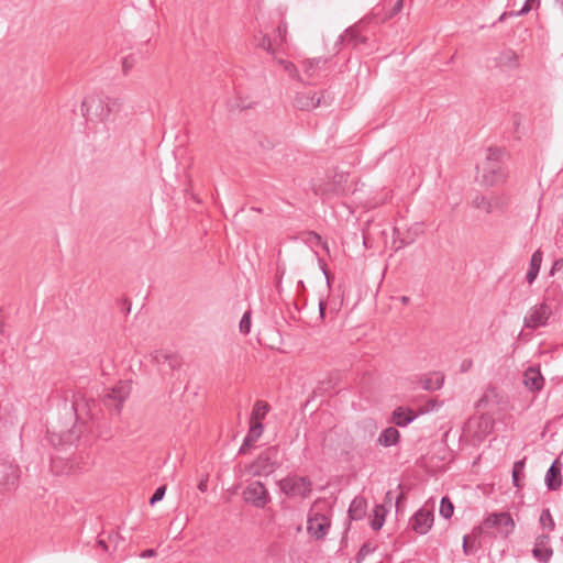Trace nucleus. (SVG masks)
I'll return each mask as SVG.
<instances>
[{
  "label": "nucleus",
  "mask_w": 563,
  "mask_h": 563,
  "mask_svg": "<svg viewBox=\"0 0 563 563\" xmlns=\"http://www.w3.org/2000/svg\"><path fill=\"white\" fill-rule=\"evenodd\" d=\"M556 2L559 3L561 10L563 11V0H556Z\"/></svg>",
  "instance_id": "774afa93"
},
{
  "label": "nucleus",
  "mask_w": 563,
  "mask_h": 563,
  "mask_svg": "<svg viewBox=\"0 0 563 563\" xmlns=\"http://www.w3.org/2000/svg\"><path fill=\"white\" fill-rule=\"evenodd\" d=\"M399 431L394 427H388L382 431L377 441L380 445L388 448L391 445H396L399 442Z\"/></svg>",
  "instance_id": "5701e85b"
},
{
  "label": "nucleus",
  "mask_w": 563,
  "mask_h": 563,
  "mask_svg": "<svg viewBox=\"0 0 563 563\" xmlns=\"http://www.w3.org/2000/svg\"><path fill=\"white\" fill-rule=\"evenodd\" d=\"M333 388L332 378L329 377L327 379L320 380L317 388L313 390L314 394L323 395L329 389Z\"/></svg>",
  "instance_id": "ea45409f"
},
{
  "label": "nucleus",
  "mask_w": 563,
  "mask_h": 563,
  "mask_svg": "<svg viewBox=\"0 0 563 563\" xmlns=\"http://www.w3.org/2000/svg\"><path fill=\"white\" fill-rule=\"evenodd\" d=\"M551 314V307L545 302H541L540 305H537L533 308H531L529 314L525 317V328L538 329L540 327H543L547 324Z\"/></svg>",
  "instance_id": "6e6552de"
},
{
  "label": "nucleus",
  "mask_w": 563,
  "mask_h": 563,
  "mask_svg": "<svg viewBox=\"0 0 563 563\" xmlns=\"http://www.w3.org/2000/svg\"><path fill=\"white\" fill-rule=\"evenodd\" d=\"M499 520L500 514H493L485 519L484 523L487 528H495L499 526Z\"/></svg>",
  "instance_id": "09e8293b"
},
{
  "label": "nucleus",
  "mask_w": 563,
  "mask_h": 563,
  "mask_svg": "<svg viewBox=\"0 0 563 563\" xmlns=\"http://www.w3.org/2000/svg\"><path fill=\"white\" fill-rule=\"evenodd\" d=\"M323 98V93L298 92L294 99V107L300 111H311L325 103Z\"/></svg>",
  "instance_id": "f8f14e48"
},
{
  "label": "nucleus",
  "mask_w": 563,
  "mask_h": 563,
  "mask_svg": "<svg viewBox=\"0 0 563 563\" xmlns=\"http://www.w3.org/2000/svg\"><path fill=\"white\" fill-rule=\"evenodd\" d=\"M472 365H473V361L470 358H466L461 364V371L467 372L472 367Z\"/></svg>",
  "instance_id": "5fc2aeb1"
},
{
  "label": "nucleus",
  "mask_w": 563,
  "mask_h": 563,
  "mask_svg": "<svg viewBox=\"0 0 563 563\" xmlns=\"http://www.w3.org/2000/svg\"><path fill=\"white\" fill-rule=\"evenodd\" d=\"M561 468L562 465L559 459L550 465L544 478L549 490H556L562 486Z\"/></svg>",
  "instance_id": "2eb2a0df"
},
{
  "label": "nucleus",
  "mask_w": 563,
  "mask_h": 563,
  "mask_svg": "<svg viewBox=\"0 0 563 563\" xmlns=\"http://www.w3.org/2000/svg\"><path fill=\"white\" fill-rule=\"evenodd\" d=\"M525 465H526V457L514 463L511 477H512V484L517 488L522 487L521 481L525 477Z\"/></svg>",
  "instance_id": "c85d7f7f"
},
{
  "label": "nucleus",
  "mask_w": 563,
  "mask_h": 563,
  "mask_svg": "<svg viewBox=\"0 0 563 563\" xmlns=\"http://www.w3.org/2000/svg\"><path fill=\"white\" fill-rule=\"evenodd\" d=\"M512 15H516V12H504L500 14L497 22H504L507 19V16H512Z\"/></svg>",
  "instance_id": "bf43d9fd"
},
{
  "label": "nucleus",
  "mask_w": 563,
  "mask_h": 563,
  "mask_svg": "<svg viewBox=\"0 0 563 563\" xmlns=\"http://www.w3.org/2000/svg\"><path fill=\"white\" fill-rule=\"evenodd\" d=\"M166 493V485L158 486L153 495L150 498V505L154 506L156 503L161 501Z\"/></svg>",
  "instance_id": "a19ab883"
},
{
  "label": "nucleus",
  "mask_w": 563,
  "mask_h": 563,
  "mask_svg": "<svg viewBox=\"0 0 563 563\" xmlns=\"http://www.w3.org/2000/svg\"><path fill=\"white\" fill-rule=\"evenodd\" d=\"M454 512V505L448 496H443L440 503V515L444 519H450Z\"/></svg>",
  "instance_id": "473e14b6"
},
{
  "label": "nucleus",
  "mask_w": 563,
  "mask_h": 563,
  "mask_svg": "<svg viewBox=\"0 0 563 563\" xmlns=\"http://www.w3.org/2000/svg\"><path fill=\"white\" fill-rule=\"evenodd\" d=\"M320 63H325V60H323L322 58H316L312 60L305 62V73L311 76L313 69L318 67Z\"/></svg>",
  "instance_id": "49530a36"
},
{
  "label": "nucleus",
  "mask_w": 563,
  "mask_h": 563,
  "mask_svg": "<svg viewBox=\"0 0 563 563\" xmlns=\"http://www.w3.org/2000/svg\"><path fill=\"white\" fill-rule=\"evenodd\" d=\"M562 268H563V258H559V260L554 261L552 268L550 271V274L554 275V273L556 271H561Z\"/></svg>",
  "instance_id": "864d4df0"
},
{
  "label": "nucleus",
  "mask_w": 563,
  "mask_h": 563,
  "mask_svg": "<svg viewBox=\"0 0 563 563\" xmlns=\"http://www.w3.org/2000/svg\"><path fill=\"white\" fill-rule=\"evenodd\" d=\"M280 64L284 65L285 70L294 78H299L298 69L294 63L288 60H280Z\"/></svg>",
  "instance_id": "de8ad7c7"
},
{
  "label": "nucleus",
  "mask_w": 563,
  "mask_h": 563,
  "mask_svg": "<svg viewBox=\"0 0 563 563\" xmlns=\"http://www.w3.org/2000/svg\"><path fill=\"white\" fill-rule=\"evenodd\" d=\"M417 418V413L408 408L399 406L391 413V422L400 428L407 427Z\"/></svg>",
  "instance_id": "dca6fc26"
},
{
  "label": "nucleus",
  "mask_w": 563,
  "mask_h": 563,
  "mask_svg": "<svg viewBox=\"0 0 563 563\" xmlns=\"http://www.w3.org/2000/svg\"><path fill=\"white\" fill-rule=\"evenodd\" d=\"M365 556L366 555L362 554V552L358 550L356 558H355L356 563H361L365 559Z\"/></svg>",
  "instance_id": "680f3d73"
},
{
  "label": "nucleus",
  "mask_w": 563,
  "mask_h": 563,
  "mask_svg": "<svg viewBox=\"0 0 563 563\" xmlns=\"http://www.w3.org/2000/svg\"><path fill=\"white\" fill-rule=\"evenodd\" d=\"M563 300V292L561 286L558 284H551L544 291L543 302H555L560 303Z\"/></svg>",
  "instance_id": "bb28decb"
},
{
  "label": "nucleus",
  "mask_w": 563,
  "mask_h": 563,
  "mask_svg": "<svg viewBox=\"0 0 563 563\" xmlns=\"http://www.w3.org/2000/svg\"><path fill=\"white\" fill-rule=\"evenodd\" d=\"M273 448L262 452L251 464L250 468L254 476H267L277 467V462L273 452Z\"/></svg>",
  "instance_id": "0eeeda50"
},
{
  "label": "nucleus",
  "mask_w": 563,
  "mask_h": 563,
  "mask_svg": "<svg viewBox=\"0 0 563 563\" xmlns=\"http://www.w3.org/2000/svg\"><path fill=\"white\" fill-rule=\"evenodd\" d=\"M367 509L366 499L362 496H356L349 507V518L351 520H361L365 517Z\"/></svg>",
  "instance_id": "aec40b11"
},
{
  "label": "nucleus",
  "mask_w": 563,
  "mask_h": 563,
  "mask_svg": "<svg viewBox=\"0 0 563 563\" xmlns=\"http://www.w3.org/2000/svg\"><path fill=\"white\" fill-rule=\"evenodd\" d=\"M263 430H264V426L261 421L250 420V430H249L247 434H250L256 441L262 435Z\"/></svg>",
  "instance_id": "4c0bfd02"
},
{
  "label": "nucleus",
  "mask_w": 563,
  "mask_h": 563,
  "mask_svg": "<svg viewBox=\"0 0 563 563\" xmlns=\"http://www.w3.org/2000/svg\"><path fill=\"white\" fill-rule=\"evenodd\" d=\"M385 514L386 510L383 505H376L374 508V515L371 520V528L374 531H378L382 529L384 522H385Z\"/></svg>",
  "instance_id": "7c9ffc66"
},
{
  "label": "nucleus",
  "mask_w": 563,
  "mask_h": 563,
  "mask_svg": "<svg viewBox=\"0 0 563 563\" xmlns=\"http://www.w3.org/2000/svg\"><path fill=\"white\" fill-rule=\"evenodd\" d=\"M245 503L256 508H264L269 501L271 496L262 482L255 481L250 483L243 490Z\"/></svg>",
  "instance_id": "423d86ee"
},
{
  "label": "nucleus",
  "mask_w": 563,
  "mask_h": 563,
  "mask_svg": "<svg viewBox=\"0 0 563 563\" xmlns=\"http://www.w3.org/2000/svg\"><path fill=\"white\" fill-rule=\"evenodd\" d=\"M347 178L349 175L345 173H335L327 183L313 185L312 190L321 197L345 195L349 190Z\"/></svg>",
  "instance_id": "39448f33"
},
{
  "label": "nucleus",
  "mask_w": 563,
  "mask_h": 563,
  "mask_svg": "<svg viewBox=\"0 0 563 563\" xmlns=\"http://www.w3.org/2000/svg\"><path fill=\"white\" fill-rule=\"evenodd\" d=\"M20 478V468L13 462L0 459V489L14 487Z\"/></svg>",
  "instance_id": "1a4fd4ad"
},
{
  "label": "nucleus",
  "mask_w": 563,
  "mask_h": 563,
  "mask_svg": "<svg viewBox=\"0 0 563 563\" xmlns=\"http://www.w3.org/2000/svg\"><path fill=\"white\" fill-rule=\"evenodd\" d=\"M386 499H388L389 501H391V492H388V493L386 494Z\"/></svg>",
  "instance_id": "69168bd1"
},
{
  "label": "nucleus",
  "mask_w": 563,
  "mask_h": 563,
  "mask_svg": "<svg viewBox=\"0 0 563 563\" xmlns=\"http://www.w3.org/2000/svg\"><path fill=\"white\" fill-rule=\"evenodd\" d=\"M523 383L531 391H539L543 388L544 378L539 368L529 367L523 374Z\"/></svg>",
  "instance_id": "f3484780"
},
{
  "label": "nucleus",
  "mask_w": 563,
  "mask_h": 563,
  "mask_svg": "<svg viewBox=\"0 0 563 563\" xmlns=\"http://www.w3.org/2000/svg\"><path fill=\"white\" fill-rule=\"evenodd\" d=\"M463 552L465 555H470L473 553V548L468 542V536H464L463 538Z\"/></svg>",
  "instance_id": "603ef678"
},
{
  "label": "nucleus",
  "mask_w": 563,
  "mask_h": 563,
  "mask_svg": "<svg viewBox=\"0 0 563 563\" xmlns=\"http://www.w3.org/2000/svg\"><path fill=\"white\" fill-rule=\"evenodd\" d=\"M155 555H156V551L154 549H147V550L143 551L141 554L142 558H152Z\"/></svg>",
  "instance_id": "13d9d810"
},
{
  "label": "nucleus",
  "mask_w": 563,
  "mask_h": 563,
  "mask_svg": "<svg viewBox=\"0 0 563 563\" xmlns=\"http://www.w3.org/2000/svg\"><path fill=\"white\" fill-rule=\"evenodd\" d=\"M550 541V536L543 533L537 537L534 548L532 549V555L536 560L541 563H548L553 555V550L547 544Z\"/></svg>",
  "instance_id": "ddd939ff"
},
{
  "label": "nucleus",
  "mask_w": 563,
  "mask_h": 563,
  "mask_svg": "<svg viewBox=\"0 0 563 563\" xmlns=\"http://www.w3.org/2000/svg\"><path fill=\"white\" fill-rule=\"evenodd\" d=\"M496 66L500 68L515 69L519 66V56L511 48L504 49L496 58Z\"/></svg>",
  "instance_id": "a211bd4d"
},
{
  "label": "nucleus",
  "mask_w": 563,
  "mask_h": 563,
  "mask_svg": "<svg viewBox=\"0 0 563 563\" xmlns=\"http://www.w3.org/2000/svg\"><path fill=\"white\" fill-rule=\"evenodd\" d=\"M134 64H135V58L132 54L123 57V59H122L123 74L128 75L129 71L134 67Z\"/></svg>",
  "instance_id": "37998d69"
},
{
  "label": "nucleus",
  "mask_w": 563,
  "mask_h": 563,
  "mask_svg": "<svg viewBox=\"0 0 563 563\" xmlns=\"http://www.w3.org/2000/svg\"><path fill=\"white\" fill-rule=\"evenodd\" d=\"M3 325H4V323H3V321L0 319V333H2V332H3Z\"/></svg>",
  "instance_id": "338daca9"
},
{
  "label": "nucleus",
  "mask_w": 563,
  "mask_h": 563,
  "mask_svg": "<svg viewBox=\"0 0 563 563\" xmlns=\"http://www.w3.org/2000/svg\"><path fill=\"white\" fill-rule=\"evenodd\" d=\"M280 490L288 497L307 498L312 490L308 476L288 475L278 483Z\"/></svg>",
  "instance_id": "20e7f679"
},
{
  "label": "nucleus",
  "mask_w": 563,
  "mask_h": 563,
  "mask_svg": "<svg viewBox=\"0 0 563 563\" xmlns=\"http://www.w3.org/2000/svg\"><path fill=\"white\" fill-rule=\"evenodd\" d=\"M198 489L200 492H206L208 489V478H202L199 483H198Z\"/></svg>",
  "instance_id": "4d7b16f0"
},
{
  "label": "nucleus",
  "mask_w": 563,
  "mask_h": 563,
  "mask_svg": "<svg viewBox=\"0 0 563 563\" xmlns=\"http://www.w3.org/2000/svg\"><path fill=\"white\" fill-rule=\"evenodd\" d=\"M330 525V519L325 515L316 512L309 516L307 530L312 538L321 540L327 536Z\"/></svg>",
  "instance_id": "9d476101"
},
{
  "label": "nucleus",
  "mask_w": 563,
  "mask_h": 563,
  "mask_svg": "<svg viewBox=\"0 0 563 563\" xmlns=\"http://www.w3.org/2000/svg\"><path fill=\"white\" fill-rule=\"evenodd\" d=\"M485 428H486V429H488V428H489V430H490V429L493 428V422H489V421H487V420L485 419Z\"/></svg>",
  "instance_id": "0e129e2a"
},
{
  "label": "nucleus",
  "mask_w": 563,
  "mask_h": 563,
  "mask_svg": "<svg viewBox=\"0 0 563 563\" xmlns=\"http://www.w3.org/2000/svg\"><path fill=\"white\" fill-rule=\"evenodd\" d=\"M254 45L256 47L265 49L271 54H274L277 49L274 41L267 34H264L262 31L254 35Z\"/></svg>",
  "instance_id": "a878e982"
},
{
  "label": "nucleus",
  "mask_w": 563,
  "mask_h": 563,
  "mask_svg": "<svg viewBox=\"0 0 563 563\" xmlns=\"http://www.w3.org/2000/svg\"><path fill=\"white\" fill-rule=\"evenodd\" d=\"M543 254L540 250H537L530 260L529 269L526 275V279L529 284H532L540 272Z\"/></svg>",
  "instance_id": "412c9836"
},
{
  "label": "nucleus",
  "mask_w": 563,
  "mask_h": 563,
  "mask_svg": "<svg viewBox=\"0 0 563 563\" xmlns=\"http://www.w3.org/2000/svg\"><path fill=\"white\" fill-rule=\"evenodd\" d=\"M504 150L499 147H489L487 150L486 161L482 165L483 184L486 186H495L501 184L507 178V172L500 164Z\"/></svg>",
  "instance_id": "f03ea898"
},
{
  "label": "nucleus",
  "mask_w": 563,
  "mask_h": 563,
  "mask_svg": "<svg viewBox=\"0 0 563 563\" xmlns=\"http://www.w3.org/2000/svg\"><path fill=\"white\" fill-rule=\"evenodd\" d=\"M122 107L123 100L121 98L92 93L82 100L80 110L86 120L107 122L111 120V115L118 113Z\"/></svg>",
  "instance_id": "f257e3e1"
},
{
  "label": "nucleus",
  "mask_w": 563,
  "mask_h": 563,
  "mask_svg": "<svg viewBox=\"0 0 563 563\" xmlns=\"http://www.w3.org/2000/svg\"><path fill=\"white\" fill-rule=\"evenodd\" d=\"M539 4L540 0H526L522 8L518 12H516V15H525L532 10L533 5Z\"/></svg>",
  "instance_id": "c03bdc74"
},
{
  "label": "nucleus",
  "mask_w": 563,
  "mask_h": 563,
  "mask_svg": "<svg viewBox=\"0 0 563 563\" xmlns=\"http://www.w3.org/2000/svg\"><path fill=\"white\" fill-rule=\"evenodd\" d=\"M361 24L362 22L346 29L344 34L340 36L341 41L355 48L366 44L367 37L361 34Z\"/></svg>",
  "instance_id": "4468645a"
},
{
  "label": "nucleus",
  "mask_w": 563,
  "mask_h": 563,
  "mask_svg": "<svg viewBox=\"0 0 563 563\" xmlns=\"http://www.w3.org/2000/svg\"><path fill=\"white\" fill-rule=\"evenodd\" d=\"M325 309H327V302L324 300H320L319 302V314L320 319H324L325 316Z\"/></svg>",
  "instance_id": "6e6d98bb"
},
{
  "label": "nucleus",
  "mask_w": 563,
  "mask_h": 563,
  "mask_svg": "<svg viewBox=\"0 0 563 563\" xmlns=\"http://www.w3.org/2000/svg\"><path fill=\"white\" fill-rule=\"evenodd\" d=\"M108 541L111 545V551L114 552L124 542V538L118 531H111L108 533Z\"/></svg>",
  "instance_id": "e433bc0d"
},
{
  "label": "nucleus",
  "mask_w": 563,
  "mask_h": 563,
  "mask_svg": "<svg viewBox=\"0 0 563 563\" xmlns=\"http://www.w3.org/2000/svg\"><path fill=\"white\" fill-rule=\"evenodd\" d=\"M97 547L101 548L104 552L112 553L111 545L109 544L108 537L106 538V532H101L98 536Z\"/></svg>",
  "instance_id": "79ce46f5"
},
{
  "label": "nucleus",
  "mask_w": 563,
  "mask_h": 563,
  "mask_svg": "<svg viewBox=\"0 0 563 563\" xmlns=\"http://www.w3.org/2000/svg\"><path fill=\"white\" fill-rule=\"evenodd\" d=\"M406 503V495L404 493H400L396 499V511L399 512L400 509L405 506Z\"/></svg>",
  "instance_id": "3c124183"
},
{
  "label": "nucleus",
  "mask_w": 563,
  "mask_h": 563,
  "mask_svg": "<svg viewBox=\"0 0 563 563\" xmlns=\"http://www.w3.org/2000/svg\"><path fill=\"white\" fill-rule=\"evenodd\" d=\"M153 358L157 364H167L173 371L178 369L183 364V360L179 355L163 351L155 352Z\"/></svg>",
  "instance_id": "6ab92c4d"
},
{
  "label": "nucleus",
  "mask_w": 563,
  "mask_h": 563,
  "mask_svg": "<svg viewBox=\"0 0 563 563\" xmlns=\"http://www.w3.org/2000/svg\"><path fill=\"white\" fill-rule=\"evenodd\" d=\"M404 8V0H397L389 10H385V7L382 9L376 8V12L374 13V18L379 22H385L389 19L396 16Z\"/></svg>",
  "instance_id": "4be33fe9"
},
{
  "label": "nucleus",
  "mask_w": 563,
  "mask_h": 563,
  "mask_svg": "<svg viewBox=\"0 0 563 563\" xmlns=\"http://www.w3.org/2000/svg\"><path fill=\"white\" fill-rule=\"evenodd\" d=\"M353 446V438L346 429L333 427L322 439L324 454L346 455Z\"/></svg>",
  "instance_id": "7ed1b4c3"
},
{
  "label": "nucleus",
  "mask_w": 563,
  "mask_h": 563,
  "mask_svg": "<svg viewBox=\"0 0 563 563\" xmlns=\"http://www.w3.org/2000/svg\"><path fill=\"white\" fill-rule=\"evenodd\" d=\"M400 301L402 305H408L410 302V298L408 296H401Z\"/></svg>",
  "instance_id": "e2e57ef3"
},
{
  "label": "nucleus",
  "mask_w": 563,
  "mask_h": 563,
  "mask_svg": "<svg viewBox=\"0 0 563 563\" xmlns=\"http://www.w3.org/2000/svg\"><path fill=\"white\" fill-rule=\"evenodd\" d=\"M472 205L477 209H484L487 213L493 212V205L485 196L476 195L472 200Z\"/></svg>",
  "instance_id": "c9c22d12"
},
{
  "label": "nucleus",
  "mask_w": 563,
  "mask_h": 563,
  "mask_svg": "<svg viewBox=\"0 0 563 563\" xmlns=\"http://www.w3.org/2000/svg\"><path fill=\"white\" fill-rule=\"evenodd\" d=\"M251 310H247L242 316V319L240 321V331L243 334H249L251 331Z\"/></svg>",
  "instance_id": "58836bf2"
},
{
  "label": "nucleus",
  "mask_w": 563,
  "mask_h": 563,
  "mask_svg": "<svg viewBox=\"0 0 563 563\" xmlns=\"http://www.w3.org/2000/svg\"><path fill=\"white\" fill-rule=\"evenodd\" d=\"M360 551L362 552V554L364 555H368L371 553H373L375 551V547H373L371 543L368 542H365L362 544V547L360 548Z\"/></svg>",
  "instance_id": "8fccbe9b"
},
{
  "label": "nucleus",
  "mask_w": 563,
  "mask_h": 563,
  "mask_svg": "<svg viewBox=\"0 0 563 563\" xmlns=\"http://www.w3.org/2000/svg\"><path fill=\"white\" fill-rule=\"evenodd\" d=\"M434 520L433 511L427 508H420L409 521L411 529L419 533L426 534L432 527Z\"/></svg>",
  "instance_id": "9b49d317"
},
{
  "label": "nucleus",
  "mask_w": 563,
  "mask_h": 563,
  "mask_svg": "<svg viewBox=\"0 0 563 563\" xmlns=\"http://www.w3.org/2000/svg\"><path fill=\"white\" fill-rule=\"evenodd\" d=\"M256 440L252 438L250 434H246V437L243 440L242 445L239 449V454H245L250 448L254 445Z\"/></svg>",
  "instance_id": "a18cd8bd"
},
{
  "label": "nucleus",
  "mask_w": 563,
  "mask_h": 563,
  "mask_svg": "<svg viewBox=\"0 0 563 563\" xmlns=\"http://www.w3.org/2000/svg\"><path fill=\"white\" fill-rule=\"evenodd\" d=\"M444 375L441 373H434L430 377L421 379L422 388L426 390H438L443 386Z\"/></svg>",
  "instance_id": "cd10ccee"
},
{
  "label": "nucleus",
  "mask_w": 563,
  "mask_h": 563,
  "mask_svg": "<svg viewBox=\"0 0 563 563\" xmlns=\"http://www.w3.org/2000/svg\"><path fill=\"white\" fill-rule=\"evenodd\" d=\"M286 35H287V23L282 21L277 25V27L275 30V36L273 38L277 48L286 42Z\"/></svg>",
  "instance_id": "72a5a7b5"
},
{
  "label": "nucleus",
  "mask_w": 563,
  "mask_h": 563,
  "mask_svg": "<svg viewBox=\"0 0 563 563\" xmlns=\"http://www.w3.org/2000/svg\"><path fill=\"white\" fill-rule=\"evenodd\" d=\"M125 398L126 394H124L121 388H113L111 393L104 396L103 404L106 406H111V402L113 401L117 411H120Z\"/></svg>",
  "instance_id": "393cba45"
},
{
  "label": "nucleus",
  "mask_w": 563,
  "mask_h": 563,
  "mask_svg": "<svg viewBox=\"0 0 563 563\" xmlns=\"http://www.w3.org/2000/svg\"><path fill=\"white\" fill-rule=\"evenodd\" d=\"M271 406L266 401L256 400L253 406L250 420L262 422V420L265 418Z\"/></svg>",
  "instance_id": "c756f323"
},
{
  "label": "nucleus",
  "mask_w": 563,
  "mask_h": 563,
  "mask_svg": "<svg viewBox=\"0 0 563 563\" xmlns=\"http://www.w3.org/2000/svg\"><path fill=\"white\" fill-rule=\"evenodd\" d=\"M368 241H369V238H368V234H367V230L364 228L363 229V243L366 247H368Z\"/></svg>",
  "instance_id": "052dcab7"
},
{
  "label": "nucleus",
  "mask_w": 563,
  "mask_h": 563,
  "mask_svg": "<svg viewBox=\"0 0 563 563\" xmlns=\"http://www.w3.org/2000/svg\"><path fill=\"white\" fill-rule=\"evenodd\" d=\"M499 526L506 528V531L504 532L505 537H508L512 532L515 521L509 512H500Z\"/></svg>",
  "instance_id": "f704fd0d"
},
{
  "label": "nucleus",
  "mask_w": 563,
  "mask_h": 563,
  "mask_svg": "<svg viewBox=\"0 0 563 563\" xmlns=\"http://www.w3.org/2000/svg\"><path fill=\"white\" fill-rule=\"evenodd\" d=\"M539 522H540V526L542 527V529H545L549 532H551L555 529V522H554V519H553L549 508H544L541 511Z\"/></svg>",
  "instance_id": "2f4dec72"
},
{
  "label": "nucleus",
  "mask_w": 563,
  "mask_h": 563,
  "mask_svg": "<svg viewBox=\"0 0 563 563\" xmlns=\"http://www.w3.org/2000/svg\"><path fill=\"white\" fill-rule=\"evenodd\" d=\"M499 404V394L496 387H488L484 395L477 400L476 408L485 409L489 405Z\"/></svg>",
  "instance_id": "b1692460"
}]
</instances>
